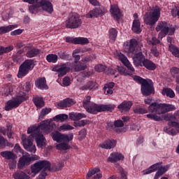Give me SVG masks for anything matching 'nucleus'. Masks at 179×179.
Listing matches in <instances>:
<instances>
[{
    "mask_svg": "<svg viewBox=\"0 0 179 179\" xmlns=\"http://www.w3.org/2000/svg\"><path fill=\"white\" fill-rule=\"evenodd\" d=\"M169 169H170V166L166 165V166H162L161 164H159V168L158 171H159L160 173H162V174L164 173H166V171H167L169 170Z\"/></svg>",
    "mask_w": 179,
    "mask_h": 179,
    "instance_id": "obj_56",
    "label": "nucleus"
},
{
    "mask_svg": "<svg viewBox=\"0 0 179 179\" xmlns=\"http://www.w3.org/2000/svg\"><path fill=\"white\" fill-rule=\"evenodd\" d=\"M72 66H73V63H62L53 66L52 71L53 72H57L59 78H62V76H65V75H66L68 72L71 71V69H72Z\"/></svg>",
    "mask_w": 179,
    "mask_h": 179,
    "instance_id": "obj_13",
    "label": "nucleus"
},
{
    "mask_svg": "<svg viewBox=\"0 0 179 179\" xmlns=\"http://www.w3.org/2000/svg\"><path fill=\"white\" fill-rule=\"evenodd\" d=\"M28 99L29 96L25 93H18L15 97L6 102L5 106L6 111H9L12 108H17L23 101H26Z\"/></svg>",
    "mask_w": 179,
    "mask_h": 179,
    "instance_id": "obj_10",
    "label": "nucleus"
},
{
    "mask_svg": "<svg viewBox=\"0 0 179 179\" xmlns=\"http://www.w3.org/2000/svg\"><path fill=\"white\" fill-rule=\"evenodd\" d=\"M75 104V101L71 99H66L58 103L59 108H66Z\"/></svg>",
    "mask_w": 179,
    "mask_h": 179,
    "instance_id": "obj_32",
    "label": "nucleus"
},
{
    "mask_svg": "<svg viewBox=\"0 0 179 179\" xmlns=\"http://www.w3.org/2000/svg\"><path fill=\"white\" fill-rule=\"evenodd\" d=\"M131 107H132V101H124L117 106V108L122 113H125V111H129Z\"/></svg>",
    "mask_w": 179,
    "mask_h": 179,
    "instance_id": "obj_26",
    "label": "nucleus"
},
{
    "mask_svg": "<svg viewBox=\"0 0 179 179\" xmlns=\"http://www.w3.org/2000/svg\"><path fill=\"white\" fill-rule=\"evenodd\" d=\"M16 89V87L15 85H12L9 84L6 88H5V96H9V94H12L15 90Z\"/></svg>",
    "mask_w": 179,
    "mask_h": 179,
    "instance_id": "obj_45",
    "label": "nucleus"
},
{
    "mask_svg": "<svg viewBox=\"0 0 179 179\" xmlns=\"http://www.w3.org/2000/svg\"><path fill=\"white\" fill-rule=\"evenodd\" d=\"M151 54H152L154 57H159L160 55V52L157 50V48L156 47H152L151 48Z\"/></svg>",
    "mask_w": 179,
    "mask_h": 179,
    "instance_id": "obj_58",
    "label": "nucleus"
},
{
    "mask_svg": "<svg viewBox=\"0 0 179 179\" xmlns=\"http://www.w3.org/2000/svg\"><path fill=\"white\" fill-rule=\"evenodd\" d=\"M138 17V13H134V20H133L131 30L134 31V33H136L137 34H139V33L142 31V29H141V21H139V19Z\"/></svg>",
    "mask_w": 179,
    "mask_h": 179,
    "instance_id": "obj_22",
    "label": "nucleus"
},
{
    "mask_svg": "<svg viewBox=\"0 0 179 179\" xmlns=\"http://www.w3.org/2000/svg\"><path fill=\"white\" fill-rule=\"evenodd\" d=\"M140 66H145L149 71H155L156 69V64L148 59H145Z\"/></svg>",
    "mask_w": 179,
    "mask_h": 179,
    "instance_id": "obj_33",
    "label": "nucleus"
},
{
    "mask_svg": "<svg viewBox=\"0 0 179 179\" xmlns=\"http://www.w3.org/2000/svg\"><path fill=\"white\" fill-rule=\"evenodd\" d=\"M116 145L117 141L115 140H108L99 144V147L102 149H113V148H115Z\"/></svg>",
    "mask_w": 179,
    "mask_h": 179,
    "instance_id": "obj_27",
    "label": "nucleus"
},
{
    "mask_svg": "<svg viewBox=\"0 0 179 179\" xmlns=\"http://www.w3.org/2000/svg\"><path fill=\"white\" fill-rule=\"evenodd\" d=\"M169 51L171 52V54L174 55V57H176L177 58H179V48H177V46L170 44L169 45Z\"/></svg>",
    "mask_w": 179,
    "mask_h": 179,
    "instance_id": "obj_42",
    "label": "nucleus"
},
{
    "mask_svg": "<svg viewBox=\"0 0 179 179\" xmlns=\"http://www.w3.org/2000/svg\"><path fill=\"white\" fill-rule=\"evenodd\" d=\"M25 47H27V45H24L23 42H17L15 44V48L17 49L24 48Z\"/></svg>",
    "mask_w": 179,
    "mask_h": 179,
    "instance_id": "obj_62",
    "label": "nucleus"
},
{
    "mask_svg": "<svg viewBox=\"0 0 179 179\" xmlns=\"http://www.w3.org/2000/svg\"><path fill=\"white\" fill-rule=\"evenodd\" d=\"M48 170L51 169V163L47 160H42L37 162L31 166V170L32 174H38L41 170Z\"/></svg>",
    "mask_w": 179,
    "mask_h": 179,
    "instance_id": "obj_14",
    "label": "nucleus"
},
{
    "mask_svg": "<svg viewBox=\"0 0 179 179\" xmlns=\"http://www.w3.org/2000/svg\"><path fill=\"white\" fill-rule=\"evenodd\" d=\"M106 13V10L100 8H96L91 10L88 13L85 15V17L87 19H93L94 17H100L103 16Z\"/></svg>",
    "mask_w": 179,
    "mask_h": 179,
    "instance_id": "obj_21",
    "label": "nucleus"
},
{
    "mask_svg": "<svg viewBox=\"0 0 179 179\" xmlns=\"http://www.w3.org/2000/svg\"><path fill=\"white\" fill-rule=\"evenodd\" d=\"M165 121H169V127H165L164 128V132L169 134V135H177L178 134V130H175L170 127H174V128L179 129V110H176L173 115L166 114L164 116Z\"/></svg>",
    "mask_w": 179,
    "mask_h": 179,
    "instance_id": "obj_5",
    "label": "nucleus"
},
{
    "mask_svg": "<svg viewBox=\"0 0 179 179\" xmlns=\"http://www.w3.org/2000/svg\"><path fill=\"white\" fill-rule=\"evenodd\" d=\"M31 160H38V157L36 155L31 157L27 152L22 154V156L19 159L17 168L22 169L23 167L29 166L31 163Z\"/></svg>",
    "mask_w": 179,
    "mask_h": 179,
    "instance_id": "obj_17",
    "label": "nucleus"
},
{
    "mask_svg": "<svg viewBox=\"0 0 179 179\" xmlns=\"http://www.w3.org/2000/svg\"><path fill=\"white\" fill-rule=\"evenodd\" d=\"M81 90H93L97 89V83L96 81H89L80 87Z\"/></svg>",
    "mask_w": 179,
    "mask_h": 179,
    "instance_id": "obj_30",
    "label": "nucleus"
},
{
    "mask_svg": "<svg viewBox=\"0 0 179 179\" xmlns=\"http://www.w3.org/2000/svg\"><path fill=\"white\" fill-rule=\"evenodd\" d=\"M87 124V120H83L79 122H73V126L76 127H85V125H86Z\"/></svg>",
    "mask_w": 179,
    "mask_h": 179,
    "instance_id": "obj_52",
    "label": "nucleus"
},
{
    "mask_svg": "<svg viewBox=\"0 0 179 179\" xmlns=\"http://www.w3.org/2000/svg\"><path fill=\"white\" fill-rule=\"evenodd\" d=\"M67 29H78L82 26V19L78 13L70 14L65 22Z\"/></svg>",
    "mask_w": 179,
    "mask_h": 179,
    "instance_id": "obj_12",
    "label": "nucleus"
},
{
    "mask_svg": "<svg viewBox=\"0 0 179 179\" xmlns=\"http://www.w3.org/2000/svg\"><path fill=\"white\" fill-rule=\"evenodd\" d=\"M0 155L2 156V157L6 159V160H16V159H17V155H16L12 151H3L0 153Z\"/></svg>",
    "mask_w": 179,
    "mask_h": 179,
    "instance_id": "obj_28",
    "label": "nucleus"
},
{
    "mask_svg": "<svg viewBox=\"0 0 179 179\" xmlns=\"http://www.w3.org/2000/svg\"><path fill=\"white\" fill-rule=\"evenodd\" d=\"M72 129H73V127L68 124H64L59 127V131L62 132H65L66 131H72Z\"/></svg>",
    "mask_w": 179,
    "mask_h": 179,
    "instance_id": "obj_48",
    "label": "nucleus"
},
{
    "mask_svg": "<svg viewBox=\"0 0 179 179\" xmlns=\"http://www.w3.org/2000/svg\"><path fill=\"white\" fill-rule=\"evenodd\" d=\"M23 33V30L22 29H16L13 31L10 32L11 36H19V34H22Z\"/></svg>",
    "mask_w": 179,
    "mask_h": 179,
    "instance_id": "obj_61",
    "label": "nucleus"
},
{
    "mask_svg": "<svg viewBox=\"0 0 179 179\" xmlns=\"http://www.w3.org/2000/svg\"><path fill=\"white\" fill-rule=\"evenodd\" d=\"M34 68V62L31 59H27L24 61L19 68L17 74L18 78H23L29 73V71H31Z\"/></svg>",
    "mask_w": 179,
    "mask_h": 179,
    "instance_id": "obj_16",
    "label": "nucleus"
},
{
    "mask_svg": "<svg viewBox=\"0 0 179 179\" xmlns=\"http://www.w3.org/2000/svg\"><path fill=\"white\" fill-rule=\"evenodd\" d=\"M85 110L90 114H97V113H101V111H110V107L108 106L97 105L93 103L85 108Z\"/></svg>",
    "mask_w": 179,
    "mask_h": 179,
    "instance_id": "obj_19",
    "label": "nucleus"
},
{
    "mask_svg": "<svg viewBox=\"0 0 179 179\" xmlns=\"http://www.w3.org/2000/svg\"><path fill=\"white\" fill-rule=\"evenodd\" d=\"M24 2L28 3H35L29 6V12L31 13H37L40 10H45L48 13H52L54 8L52 3L47 0H23Z\"/></svg>",
    "mask_w": 179,
    "mask_h": 179,
    "instance_id": "obj_4",
    "label": "nucleus"
},
{
    "mask_svg": "<svg viewBox=\"0 0 179 179\" xmlns=\"http://www.w3.org/2000/svg\"><path fill=\"white\" fill-rule=\"evenodd\" d=\"M86 68H87L86 64L77 62V64H73L71 69H74L76 72H80V71H85Z\"/></svg>",
    "mask_w": 179,
    "mask_h": 179,
    "instance_id": "obj_34",
    "label": "nucleus"
},
{
    "mask_svg": "<svg viewBox=\"0 0 179 179\" xmlns=\"http://www.w3.org/2000/svg\"><path fill=\"white\" fill-rule=\"evenodd\" d=\"M170 73L173 78H177L179 73V69L175 66L171 67L170 69Z\"/></svg>",
    "mask_w": 179,
    "mask_h": 179,
    "instance_id": "obj_51",
    "label": "nucleus"
},
{
    "mask_svg": "<svg viewBox=\"0 0 179 179\" xmlns=\"http://www.w3.org/2000/svg\"><path fill=\"white\" fill-rule=\"evenodd\" d=\"M35 85L38 89H41L43 90H47L48 89V85H47V81L45 80V78H40L36 82Z\"/></svg>",
    "mask_w": 179,
    "mask_h": 179,
    "instance_id": "obj_29",
    "label": "nucleus"
},
{
    "mask_svg": "<svg viewBox=\"0 0 179 179\" xmlns=\"http://www.w3.org/2000/svg\"><path fill=\"white\" fill-rule=\"evenodd\" d=\"M129 57H131L133 58V61L136 66H141L143 61L146 59L143 54H142V52H138V50L133 55H129Z\"/></svg>",
    "mask_w": 179,
    "mask_h": 179,
    "instance_id": "obj_20",
    "label": "nucleus"
},
{
    "mask_svg": "<svg viewBox=\"0 0 179 179\" xmlns=\"http://www.w3.org/2000/svg\"><path fill=\"white\" fill-rule=\"evenodd\" d=\"M161 10L159 6H154L150 12L146 13L144 15V22L148 26H153L160 19Z\"/></svg>",
    "mask_w": 179,
    "mask_h": 179,
    "instance_id": "obj_7",
    "label": "nucleus"
},
{
    "mask_svg": "<svg viewBox=\"0 0 179 179\" xmlns=\"http://www.w3.org/2000/svg\"><path fill=\"white\" fill-rule=\"evenodd\" d=\"M118 36V31L115 28H112L109 29V38L111 43H114Z\"/></svg>",
    "mask_w": 179,
    "mask_h": 179,
    "instance_id": "obj_37",
    "label": "nucleus"
},
{
    "mask_svg": "<svg viewBox=\"0 0 179 179\" xmlns=\"http://www.w3.org/2000/svg\"><path fill=\"white\" fill-rule=\"evenodd\" d=\"M14 47L13 45H10L6 48L0 46V55H2V54H6L7 52H10V51H13Z\"/></svg>",
    "mask_w": 179,
    "mask_h": 179,
    "instance_id": "obj_44",
    "label": "nucleus"
},
{
    "mask_svg": "<svg viewBox=\"0 0 179 179\" xmlns=\"http://www.w3.org/2000/svg\"><path fill=\"white\" fill-rule=\"evenodd\" d=\"M58 55L61 59H66V58H68V54L64 51L59 52Z\"/></svg>",
    "mask_w": 179,
    "mask_h": 179,
    "instance_id": "obj_59",
    "label": "nucleus"
},
{
    "mask_svg": "<svg viewBox=\"0 0 179 179\" xmlns=\"http://www.w3.org/2000/svg\"><path fill=\"white\" fill-rule=\"evenodd\" d=\"M30 89H31V86L30 85L29 83H26L25 86L22 89H20V92L22 94L24 93L26 96H27V93L30 92Z\"/></svg>",
    "mask_w": 179,
    "mask_h": 179,
    "instance_id": "obj_47",
    "label": "nucleus"
},
{
    "mask_svg": "<svg viewBox=\"0 0 179 179\" xmlns=\"http://www.w3.org/2000/svg\"><path fill=\"white\" fill-rule=\"evenodd\" d=\"M51 136L53 141L59 143L56 145L57 150H68L71 148L69 142L73 139V134H64L59 131H55L51 134Z\"/></svg>",
    "mask_w": 179,
    "mask_h": 179,
    "instance_id": "obj_3",
    "label": "nucleus"
},
{
    "mask_svg": "<svg viewBox=\"0 0 179 179\" xmlns=\"http://www.w3.org/2000/svg\"><path fill=\"white\" fill-rule=\"evenodd\" d=\"M162 94L170 99H174L176 97V93H174V91L171 88H164L162 90Z\"/></svg>",
    "mask_w": 179,
    "mask_h": 179,
    "instance_id": "obj_36",
    "label": "nucleus"
},
{
    "mask_svg": "<svg viewBox=\"0 0 179 179\" xmlns=\"http://www.w3.org/2000/svg\"><path fill=\"white\" fill-rule=\"evenodd\" d=\"M50 113H51V108H43L41 111L39 118H44V117H45V115H47L48 114H50Z\"/></svg>",
    "mask_w": 179,
    "mask_h": 179,
    "instance_id": "obj_50",
    "label": "nucleus"
},
{
    "mask_svg": "<svg viewBox=\"0 0 179 179\" xmlns=\"http://www.w3.org/2000/svg\"><path fill=\"white\" fill-rule=\"evenodd\" d=\"M148 43L151 45H156L160 43V41H159L156 37H152L151 39L148 41Z\"/></svg>",
    "mask_w": 179,
    "mask_h": 179,
    "instance_id": "obj_55",
    "label": "nucleus"
},
{
    "mask_svg": "<svg viewBox=\"0 0 179 179\" xmlns=\"http://www.w3.org/2000/svg\"><path fill=\"white\" fill-rule=\"evenodd\" d=\"M110 13L112 16L115 20L118 22L121 17H122V14H121V11H120V8L118 6L113 5L110 6Z\"/></svg>",
    "mask_w": 179,
    "mask_h": 179,
    "instance_id": "obj_24",
    "label": "nucleus"
},
{
    "mask_svg": "<svg viewBox=\"0 0 179 179\" xmlns=\"http://www.w3.org/2000/svg\"><path fill=\"white\" fill-rule=\"evenodd\" d=\"M14 152H15V153H22V155H24L23 150H22V148L19 144H15L14 147Z\"/></svg>",
    "mask_w": 179,
    "mask_h": 179,
    "instance_id": "obj_57",
    "label": "nucleus"
},
{
    "mask_svg": "<svg viewBox=\"0 0 179 179\" xmlns=\"http://www.w3.org/2000/svg\"><path fill=\"white\" fill-rule=\"evenodd\" d=\"M46 60L48 62H51L52 64H57L58 62V55L55 54H49L46 56Z\"/></svg>",
    "mask_w": 179,
    "mask_h": 179,
    "instance_id": "obj_41",
    "label": "nucleus"
},
{
    "mask_svg": "<svg viewBox=\"0 0 179 179\" xmlns=\"http://www.w3.org/2000/svg\"><path fill=\"white\" fill-rule=\"evenodd\" d=\"M15 179H29L30 177L26 175L24 172L20 171L13 174Z\"/></svg>",
    "mask_w": 179,
    "mask_h": 179,
    "instance_id": "obj_43",
    "label": "nucleus"
},
{
    "mask_svg": "<svg viewBox=\"0 0 179 179\" xmlns=\"http://www.w3.org/2000/svg\"><path fill=\"white\" fill-rule=\"evenodd\" d=\"M0 132L3 134V135H7L8 138L10 139L13 138L12 137L13 132H12V125H10V124H7L6 129L4 127H0Z\"/></svg>",
    "mask_w": 179,
    "mask_h": 179,
    "instance_id": "obj_31",
    "label": "nucleus"
},
{
    "mask_svg": "<svg viewBox=\"0 0 179 179\" xmlns=\"http://www.w3.org/2000/svg\"><path fill=\"white\" fill-rule=\"evenodd\" d=\"M24 52H27L26 56L28 58H33L40 54V50L33 47V45H27L17 51V55L13 57L14 62H22L23 61V56L22 55Z\"/></svg>",
    "mask_w": 179,
    "mask_h": 179,
    "instance_id": "obj_6",
    "label": "nucleus"
},
{
    "mask_svg": "<svg viewBox=\"0 0 179 179\" xmlns=\"http://www.w3.org/2000/svg\"><path fill=\"white\" fill-rule=\"evenodd\" d=\"M52 129H54V127H52L50 120L43 121L39 126L29 127L27 134H31L30 136L27 138L25 134L22 135V141L24 149L31 153H36L37 149L36 148V145L33 144L31 138H35L38 148H44L45 146V138L43 136V132L50 134Z\"/></svg>",
    "mask_w": 179,
    "mask_h": 179,
    "instance_id": "obj_1",
    "label": "nucleus"
},
{
    "mask_svg": "<svg viewBox=\"0 0 179 179\" xmlns=\"http://www.w3.org/2000/svg\"><path fill=\"white\" fill-rule=\"evenodd\" d=\"M86 135H87V131H86V129H83L79 132V141H83L85 138H86Z\"/></svg>",
    "mask_w": 179,
    "mask_h": 179,
    "instance_id": "obj_53",
    "label": "nucleus"
},
{
    "mask_svg": "<svg viewBox=\"0 0 179 179\" xmlns=\"http://www.w3.org/2000/svg\"><path fill=\"white\" fill-rule=\"evenodd\" d=\"M63 85L64 86H69L71 85V78L69 77H64L63 78Z\"/></svg>",
    "mask_w": 179,
    "mask_h": 179,
    "instance_id": "obj_60",
    "label": "nucleus"
},
{
    "mask_svg": "<svg viewBox=\"0 0 179 179\" xmlns=\"http://www.w3.org/2000/svg\"><path fill=\"white\" fill-rule=\"evenodd\" d=\"M133 79L141 85V92L143 96H150L153 93V82L151 80H145L140 76H134Z\"/></svg>",
    "mask_w": 179,
    "mask_h": 179,
    "instance_id": "obj_8",
    "label": "nucleus"
},
{
    "mask_svg": "<svg viewBox=\"0 0 179 179\" xmlns=\"http://www.w3.org/2000/svg\"><path fill=\"white\" fill-rule=\"evenodd\" d=\"M157 169H160V163L155 164L151 166L149 169L143 171V174H150V173H153L157 170Z\"/></svg>",
    "mask_w": 179,
    "mask_h": 179,
    "instance_id": "obj_39",
    "label": "nucleus"
},
{
    "mask_svg": "<svg viewBox=\"0 0 179 179\" xmlns=\"http://www.w3.org/2000/svg\"><path fill=\"white\" fill-rule=\"evenodd\" d=\"M17 26L16 24L8 25L6 27H0V34H5L6 33H9V31H12L14 29H16Z\"/></svg>",
    "mask_w": 179,
    "mask_h": 179,
    "instance_id": "obj_35",
    "label": "nucleus"
},
{
    "mask_svg": "<svg viewBox=\"0 0 179 179\" xmlns=\"http://www.w3.org/2000/svg\"><path fill=\"white\" fill-rule=\"evenodd\" d=\"M34 103L37 108H41V107H44V101L43 98L36 96L34 98Z\"/></svg>",
    "mask_w": 179,
    "mask_h": 179,
    "instance_id": "obj_40",
    "label": "nucleus"
},
{
    "mask_svg": "<svg viewBox=\"0 0 179 179\" xmlns=\"http://www.w3.org/2000/svg\"><path fill=\"white\" fill-rule=\"evenodd\" d=\"M115 57L117 59H120V61L122 62L124 66H126L127 69L130 71V73H127L125 72V69L124 67L117 66V69L118 72L120 73L121 75H124V76L129 75L131 76L132 73L135 72V69L134 68V66H132V64H131V62H129V60H128V59L127 58V57H125V55H124L121 52H117Z\"/></svg>",
    "mask_w": 179,
    "mask_h": 179,
    "instance_id": "obj_9",
    "label": "nucleus"
},
{
    "mask_svg": "<svg viewBox=\"0 0 179 179\" xmlns=\"http://www.w3.org/2000/svg\"><path fill=\"white\" fill-rule=\"evenodd\" d=\"M138 41L136 39H131L124 43V50L127 55H132L138 51Z\"/></svg>",
    "mask_w": 179,
    "mask_h": 179,
    "instance_id": "obj_18",
    "label": "nucleus"
},
{
    "mask_svg": "<svg viewBox=\"0 0 179 179\" xmlns=\"http://www.w3.org/2000/svg\"><path fill=\"white\" fill-rule=\"evenodd\" d=\"M115 127L120 128L121 127H124V122L122 120H117L115 122Z\"/></svg>",
    "mask_w": 179,
    "mask_h": 179,
    "instance_id": "obj_64",
    "label": "nucleus"
},
{
    "mask_svg": "<svg viewBox=\"0 0 179 179\" xmlns=\"http://www.w3.org/2000/svg\"><path fill=\"white\" fill-rule=\"evenodd\" d=\"M120 160H124V155L120 152H112L108 158V162L111 163H115V162H120Z\"/></svg>",
    "mask_w": 179,
    "mask_h": 179,
    "instance_id": "obj_25",
    "label": "nucleus"
},
{
    "mask_svg": "<svg viewBox=\"0 0 179 179\" xmlns=\"http://www.w3.org/2000/svg\"><path fill=\"white\" fill-rule=\"evenodd\" d=\"M6 143V141H5L3 136H0V148H5Z\"/></svg>",
    "mask_w": 179,
    "mask_h": 179,
    "instance_id": "obj_63",
    "label": "nucleus"
},
{
    "mask_svg": "<svg viewBox=\"0 0 179 179\" xmlns=\"http://www.w3.org/2000/svg\"><path fill=\"white\" fill-rule=\"evenodd\" d=\"M175 110L176 106L174 105L154 103L149 106L148 111L150 113L146 115V117L154 121H162V117H160L161 114H164V113H169V111H174Z\"/></svg>",
    "mask_w": 179,
    "mask_h": 179,
    "instance_id": "obj_2",
    "label": "nucleus"
},
{
    "mask_svg": "<svg viewBox=\"0 0 179 179\" xmlns=\"http://www.w3.org/2000/svg\"><path fill=\"white\" fill-rule=\"evenodd\" d=\"M155 29L156 31H160L158 34V38L160 40H162L163 37H166V34L173 36L176 31V29H174V27H169V24L164 21L159 22Z\"/></svg>",
    "mask_w": 179,
    "mask_h": 179,
    "instance_id": "obj_11",
    "label": "nucleus"
},
{
    "mask_svg": "<svg viewBox=\"0 0 179 179\" xmlns=\"http://www.w3.org/2000/svg\"><path fill=\"white\" fill-rule=\"evenodd\" d=\"M53 121H56V122H64L68 120V115L66 114H59L57 115L52 118Z\"/></svg>",
    "mask_w": 179,
    "mask_h": 179,
    "instance_id": "obj_38",
    "label": "nucleus"
},
{
    "mask_svg": "<svg viewBox=\"0 0 179 179\" xmlns=\"http://www.w3.org/2000/svg\"><path fill=\"white\" fill-rule=\"evenodd\" d=\"M34 68V62L31 59H27L24 61L19 68L17 74L18 78H23L29 73V71H31Z\"/></svg>",
    "mask_w": 179,
    "mask_h": 179,
    "instance_id": "obj_15",
    "label": "nucleus"
},
{
    "mask_svg": "<svg viewBox=\"0 0 179 179\" xmlns=\"http://www.w3.org/2000/svg\"><path fill=\"white\" fill-rule=\"evenodd\" d=\"M75 43L76 44H81L82 45L89 44V39L82 37L75 38Z\"/></svg>",
    "mask_w": 179,
    "mask_h": 179,
    "instance_id": "obj_46",
    "label": "nucleus"
},
{
    "mask_svg": "<svg viewBox=\"0 0 179 179\" xmlns=\"http://www.w3.org/2000/svg\"><path fill=\"white\" fill-rule=\"evenodd\" d=\"M107 67L103 64H97L94 67V70L96 72H104V70L106 69Z\"/></svg>",
    "mask_w": 179,
    "mask_h": 179,
    "instance_id": "obj_54",
    "label": "nucleus"
},
{
    "mask_svg": "<svg viewBox=\"0 0 179 179\" xmlns=\"http://www.w3.org/2000/svg\"><path fill=\"white\" fill-rule=\"evenodd\" d=\"M103 177V174L100 173V169L94 168L88 171L86 176V178H94V179H100Z\"/></svg>",
    "mask_w": 179,
    "mask_h": 179,
    "instance_id": "obj_23",
    "label": "nucleus"
},
{
    "mask_svg": "<svg viewBox=\"0 0 179 179\" xmlns=\"http://www.w3.org/2000/svg\"><path fill=\"white\" fill-rule=\"evenodd\" d=\"M91 99H92V96H90L89 95L86 96L85 97V99L83 100V107H84V108H86L89 107L90 106V104H93V103H92L90 101Z\"/></svg>",
    "mask_w": 179,
    "mask_h": 179,
    "instance_id": "obj_49",
    "label": "nucleus"
}]
</instances>
